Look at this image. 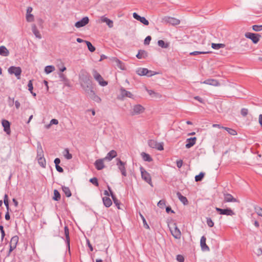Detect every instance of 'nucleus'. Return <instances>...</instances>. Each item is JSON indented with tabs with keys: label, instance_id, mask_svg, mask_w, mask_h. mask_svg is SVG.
Returning <instances> with one entry per match:
<instances>
[{
	"label": "nucleus",
	"instance_id": "nucleus-2",
	"mask_svg": "<svg viewBox=\"0 0 262 262\" xmlns=\"http://www.w3.org/2000/svg\"><path fill=\"white\" fill-rule=\"evenodd\" d=\"M92 73L95 79L98 82L101 86H104L107 85V82L103 79L101 75L96 70H93Z\"/></svg>",
	"mask_w": 262,
	"mask_h": 262
},
{
	"label": "nucleus",
	"instance_id": "nucleus-54",
	"mask_svg": "<svg viewBox=\"0 0 262 262\" xmlns=\"http://www.w3.org/2000/svg\"><path fill=\"white\" fill-rule=\"evenodd\" d=\"M241 113L243 117H245L248 113V110L246 108H243L241 110Z\"/></svg>",
	"mask_w": 262,
	"mask_h": 262
},
{
	"label": "nucleus",
	"instance_id": "nucleus-32",
	"mask_svg": "<svg viewBox=\"0 0 262 262\" xmlns=\"http://www.w3.org/2000/svg\"><path fill=\"white\" fill-rule=\"evenodd\" d=\"M43 157H44L43 151L41 145L39 144L37 146V159Z\"/></svg>",
	"mask_w": 262,
	"mask_h": 262
},
{
	"label": "nucleus",
	"instance_id": "nucleus-5",
	"mask_svg": "<svg viewBox=\"0 0 262 262\" xmlns=\"http://www.w3.org/2000/svg\"><path fill=\"white\" fill-rule=\"evenodd\" d=\"M8 72L10 74H14L18 79L20 78L21 69L19 67L11 66L8 69Z\"/></svg>",
	"mask_w": 262,
	"mask_h": 262
},
{
	"label": "nucleus",
	"instance_id": "nucleus-9",
	"mask_svg": "<svg viewBox=\"0 0 262 262\" xmlns=\"http://www.w3.org/2000/svg\"><path fill=\"white\" fill-rule=\"evenodd\" d=\"M145 108L140 104L135 105L131 112V115L134 116L139 115L144 112Z\"/></svg>",
	"mask_w": 262,
	"mask_h": 262
},
{
	"label": "nucleus",
	"instance_id": "nucleus-10",
	"mask_svg": "<svg viewBox=\"0 0 262 262\" xmlns=\"http://www.w3.org/2000/svg\"><path fill=\"white\" fill-rule=\"evenodd\" d=\"M215 210L219 212L220 214L222 215H226L229 216H232L235 214L234 211L231 210L230 208L227 209H221L220 208L216 207Z\"/></svg>",
	"mask_w": 262,
	"mask_h": 262
},
{
	"label": "nucleus",
	"instance_id": "nucleus-61",
	"mask_svg": "<svg viewBox=\"0 0 262 262\" xmlns=\"http://www.w3.org/2000/svg\"><path fill=\"white\" fill-rule=\"evenodd\" d=\"M164 205H165V201H164V200H160L158 203V206L160 207H162Z\"/></svg>",
	"mask_w": 262,
	"mask_h": 262
},
{
	"label": "nucleus",
	"instance_id": "nucleus-19",
	"mask_svg": "<svg viewBox=\"0 0 262 262\" xmlns=\"http://www.w3.org/2000/svg\"><path fill=\"white\" fill-rule=\"evenodd\" d=\"M224 195V202H236L237 200L233 197V196L230 193H225Z\"/></svg>",
	"mask_w": 262,
	"mask_h": 262
},
{
	"label": "nucleus",
	"instance_id": "nucleus-28",
	"mask_svg": "<svg viewBox=\"0 0 262 262\" xmlns=\"http://www.w3.org/2000/svg\"><path fill=\"white\" fill-rule=\"evenodd\" d=\"M102 201H103L104 205L106 207H109L112 204V201L111 200V199L109 198L108 197H107V196L103 197L102 198Z\"/></svg>",
	"mask_w": 262,
	"mask_h": 262
},
{
	"label": "nucleus",
	"instance_id": "nucleus-24",
	"mask_svg": "<svg viewBox=\"0 0 262 262\" xmlns=\"http://www.w3.org/2000/svg\"><path fill=\"white\" fill-rule=\"evenodd\" d=\"M165 20L167 23H168L170 24H172L173 25H179L180 23V20H179L177 18H173V17H168L166 18Z\"/></svg>",
	"mask_w": 262,
	"mask_h": 262
},
{
	"label": "nucleus",
	"instance_id": "nucleus-49",
	"mask_svg": "<svg viewBox=\"0 0 262 262\" xmlns=\"http://www.w3.org/2000/svg\"><path fill=\"white\" fill-rule=\"evenodd\" d=\"M206 223H207V225L209 227H212L214 226V223L212 221V220H211V219L210 217L206 218Z\"/></svg>",
	"mask_w": 262,
	"mask_h": 262
},
{
	"label": "nucleus",
	"instance_id": "nucleus-15",
	"mask_svg": "<svg viewBox=\"0 0 262 262\" xmlns=\"http://www.w3.org/2000/svg\"><path fill=\"white\" fill-rule=\"evenodd\" d=\"M2 125L4 127V130L8 135L10 134V122L5 119H3L2 121Z\"/></svg>",
	"mask_w": 262,
	"mask_h": 262
},
{
	"label": "nucleus",
	"instance_id": "nucleus-3",
	"mask_svg": "<svg viewBox=\"0 0 262 262\" xmlns=\"http://www.w3.org/2000/svg\"><path fill=\"white\" fill-rule=\"evenodd\" d=\"M140 170L141 171L142 179L150 185L152 186L151 178L150 174L147 172L142 166L140 167Z\"/></svg>",
	"mask_w": 262,
	"mask_h": 262
},
{
	"label": "nucleus",
	"instance_id": "nucleus-46",
	"mask_svg": "<svg viewBox=\"0 0 262 262\" xmlns=\"http://www.w3.org/2000/svg\"><path fill=\"white\" fill-rule=\"evenodd\" d=\"M209 53H210V52H207V51H194V52H191L190 53V55L195 56V55H199V54H208Z\"/></svg>",
	"mask_w": 262,
	"mask_h": 262
},
{
	"label": "nucleus",
	"instance_id": "nucleus-52",
	"mask_svg": "<svg viewBox=\"0 0 262 262\" xmlns=\"http://www.w3.org/2000/svg\"><path fill=\"white\" fill-rule=\"evenodd\" d=\"M90 182H91L93 184H94L96 186H98V185H99L98 180L95 177L91 179L90 180Z\"/></svg>",
	"mask_w": 262,
	"mask_h": 262
},
{
	"label": "nucleus",
	"instance_id": "nucleus-63",
	"mask_svg": "<svg viewBox=\"0 0 262 262\" xmlns=\"http://www.w3.org/2000/svg\"><path fill=\"white\" fill-rule=\"evenodd\" d=\"M50 123L51 125L52 124H55V125H57L58 124V121L56 119H52L51 121H50Z\"/></svg>",
	"mask_w": 262,
	"mask_h": 262
},
{
	"label": "nucleus",
	"instance_id": "nucleus-13",
	"mask_svg": "<svg viewBox=\"0 0 262 262\" xmlns=\"http://www.w3.org/2000/svg\"><path fill=\"white\" fill-rule=\"evenodd\" d=\"M105 160L103 159H99L97 160L94 163L96 168L98 170H102L104 167V161Z\"/></svg>",
	"mask_w": 262,
	"mask_h": 262
},
{
	"label": "nucleus",
	"instance_id": "nucleus-53",
	"mask_svg": "<svg viewBox=\"0 0 262 262\" xmlns=\"http://www.w3.org/2000/svg\"><path fill=\"white\" fill-rule=\"evenodd\" d=\"M139 21L146 26L149 25V21L144 17H141L140 20Z\"/></svg>",
	"mask_w": 262,
	"mask_h": 262
},
{
	"label": "nucleus",
	"instance_id": "nucleus-47",
	"mask_svg": "<svg viewBox=\"0 0 262 262\" xmlns=\"http://www.w3.org/2000/svg\"><path fill=\"white\" fill-rule=\"evenodd\" d=\"M205 173L204 172H201L199 175H197L195 177V180L196 182H199L202 181L203 178H204Z\"/></svg>",
	"mask_w": 262,
	"mask_h": 262
},
{
	"label": "nucleus",
	"instance_id": "nucleus-18",
	"mask_svg": "<svg viewBox=\"0 0 262 262\" xmlns=\"http://www.w3.org/2000/svg\"><path fill=\"white\" fill-rule=\"evenodd\" d=\"M100 20L102 23H105L109 28H111L113 27V21L105 17V16H101Z\"/></svg>",
	"mask_w": 262,
	"mask_h": 262
},
{
	"label": "nucleus",
	"instance_id": "nucleus-25",
	"mask_svg": "<svg viewBox=\"0 0 262 262\" xmlns=\"http://www.w3.org/2000/svg\"><path fill=\"white\" fill-rule=\"evenodd\" d=\"M206 238L203 236L200 241V245L203 250H209V248L206 244Z\"/></svg>",
	"mask_w": 262,
	"mask_h": 262
},
{
	"label": "nucleus",
	"instance_id": "nucleus-39",
	"mask_svg": "<svg viewBox=\"0 0 262 262\" xmlns=\"http://www.w3.org/2000/svg\"><path fill=\"white\" fill-rule=\"evenodd\" d=\"M55 70V67L53 66H47L45 68V72L47 74H49Z\"/></svg>",
	"mask_w": 262,
	"mask_h": 262
},
{
	"label": "nucleus",
	"instance_id": "nucleus-17",
	"mask_svg": "<svg viewBox=\"0 0 262 262\" xmlns=\"http://www.w3.org/2000/svg\"><path fill=\"white\" fill-rule=\"evenodd\" d=\"M196 137H192L188 138L186 140V144L185 145L186 147L187 148H189L193 146L196 143Z\"/></svg>",
	"mask_w": 262,
	"mask_h": 262
},
{
	"label": "nucleus",
	"instance_id": "nucleus-62",
	"mask_svg": "<svg viewBox=\"0 0 262 262\" xmlns=\"http://www.w3.org/2000/svg\"><path fill=\"white\" fill-rule=\"evenodd\" d=\"M183 165V161L181 160L177 161V166L178 168H181Z\"/></svg>",
	"mask_w": 262,
	"mask_h": 262
},
{
	"label": "nucleus",
	"instance_id": "nucleus-8",
	"mask_svg": "<svg viewBox=\"0 0 262 262\" xmlns=\"http://www.w3.org/2000/svg\"><path fill=\"white\" fill-rule=\"evenodd\" d=\"M148 144L151 148H156L159 150H162L164 149L163 144L162 143H157V141L154 140H148Z\"/></svg>",
	"mask_w": 262,
	"mask_h": 262
},
{
	"label": "nucleus",
	"instance_id": "nucleus-31",
	"mask_svg": "<svg viewBox=\"0 0 262 262\" xmlns=\"http://www.w3.org/2000/svg\"><path fill=\"white\" fill-rule=\"evenodd\" d=\"M147 56V53L144 50H139L136 57L138 59L145 58Z\"/></svg>",
	"mask_w": 262,
	"mask_h": 262
},
{
	"label": "nucleus",
	"instance_id": "nucleus-51",
	"mask_svg": "<svg viewBox=\"0 0 262 262\" xmlns=\"http://www.w3.org/2000/svg\"><path fill=\"white\" fill-rule=\"evenodd\" d=\"M14 98H11L10 96L8 98V105L10 107L14 105Z\"/></svg>",
	"mask_w": 262,
	"mask_h": 262
},
{
	"label": "nucleus",
	"instance_id": "nucleus-42",
	"mask_svg": "<svg viewBox=\"0 0 262 262\" xmlns=\"http://www.w3.org/2000/svg\"><path fill=\"white\" fill-rule=\"evenodd\" d=\"M224 129L228 132V133L231 135L234 136L237 135V132L235 129L227 127H224Z\"/></svg>",
	"mask_w": 262,
	"mask_h": 262
},
{
	"label": "nucleus",
	"instance_id": "nucleus-59",
	"mask_svg": "<svg viewBox=\"0 0 262 262\" xmlns=\"http://www.w3.org/2000/svg\"><path fill=\"white\" fill-rule=\"evenodd\" d=\"M177 260L179 262H184V258L183 256L178 255L177 257Z\"/></svg>",
	"mask_w": 262,
	"mask_h": 262
},
{
	"label": "nucleus",
	"instance_id": "nucleus-4",
	"mask_svg": "<svg viewBox=\"0 0 262 262\" xmlns=\"http://www.w3.org/2000/svg\"><path fill=\"white\" fill-rule=\"evenodd\" d=\"M136 73L138 75H139L140 76L145 75V76H147L148 77H151L156 74V73H155L154 72H153L152 71L148 70L146 68H138L136 71Z\"/></svg>",
	"mask_w": 262,
	"mask_h": 262
},
{
	"label": "nucleus",
	"instance_id": "nucleus-21",
	"mask_svg": "<svg viewBox=\"0 0 262 262\" xmlns=\"http://www.w3.org/2000/svg\"><path fill=\"white\" fill-rule=\"evenodd\" d=\"M117 156V152L115 150H112L107 154L106 157L104 158V159L111 161L114 158H115Z\"/></svg>",
	"mask_w": 262,
	"mask_h": 262
},
{
	"label": "nucleus",
	"instance_id": "nucleus-6",
	"mask_svg": "<svg viewBox=\"0 0 262 262\" xmlns=\"http://www.w3.org/2000/svg\"><path fill=\"white\" fill-rule=\"evenodd\" d=\"M116 164L122 175L124 177H126L127 175L125 168L126 163L122 161L120 159H117Z\"/></svg>",
	"mask_w": 262,
	"mask_h": 262
},
{
	"label": "nucleus",
	"instance_id": "nucleus-37",
	"mask_svg": "<svg viewBox=\"0 0 262 262\" xmlns=\"http://www.w3.org/2000/svg\"><path fill=\"white\" fill-rule=\"evenodd\" d=\"M63 156L66 159L70 160L72 158V155L69 152L68 148H66L63 152Z\"/></svg>",
	"mask_w": 262,
	"mask_h": 262
},
{
	"label": "nucleus",
	"instance_id": "nucleus-55",
	"mask_svg": "<svg viewBox=\"0 0 262 262\" xmlns=\"http://www.w3.org/2000/svg\"><path fill=\"white\" fill-rule=\"evenodd\" d=\"M28 90L30 92H31L32 91H33V86L32 81L31 80L29 81V82L28 84Z\"/></svg>",
	"mask_w": 262,
	"mask_h": 262
},
{
	"label": "nucleus",
	"instance_id": "nucleus-33",
	"mask_svg": "<svg viewBox=\"0 0 262 262\" xmlns=\"http://www.w3.org/2000/svg\"><path fill=\"white\" fill-rule=\"evenodd\" d=\"M18 236L17 235L13 236L11 239L10 245H12L13 248H16L18 242Z\"/></svg>",
	"mask_w": 262,
	"mask_h": 262
},
{
	"label": "nucleus",
	"instance_id": "nucleus-58",
	"mask_svg": "<svg viewBox=\"0 0 262 262\" xmlns=\"http://www.w3.org/2000/svg\"><path fill=\"white\" fill-rule=\"evenodd\" d=\"M255 253L257 255V256H260L261 255H262V249L261 248H257L255 251Z\"/></svg>",
	"mask_w": 262,
	"mask_h": 262
},
{
	"label": "nucleus",
	"instance_id": "nucleus-1",
	"mask_svg": "<svg viewBox=\"0 0 262 262\" xmlns=\"http://www.w3.org/2000/svg\"><path fill=\"white\" fill-rule=\"evenodd\" d=\"M80 83L82 89L86 93H89L93 90L91 76L86 72H83L79 75Z\"/></svg>",
	"mask_w": 262,
	"mask_h": 262
},
{
	"label": "nucleus",
	"instance_id": "nucleus-41",
	"mask_svg": "<svg viewBox=\"0 0 262 262\" xmlns=\"http://www.w3.org/2000/svg\"><path fill=\"white\" fill-rule=\"evenodd\" d=\"M225 47V45L223 43H212L211 44V47L215 50H218L220 48H224Z\"/></svg>",
	"mask_w": 262,
	"mask_h": 262
},
{
	"label": "nucleus",
	"instance_id": "nucleus-7",
	"mask_svg": "<svg viewBox=\"0 0 262 262\" xmlns=\"http://www.w3.org/2000/svg\"><path fill=\"white\" fill-rule=\"evenodd\" d=\"M245 37L250 39L254 43H257L259 41L261 35L259 34L247 32L245 34Z\"/></svg>",
	"mask_w": 262,
	"mask_h": 262
},
{
	"label": "nucleus",
	"instance_id": "nucleus-43",
	"mask_svg": "<svg viewBox=\"0 0 262 262\" xmlns=\"http://www.w3.org/2000/svg\"><path fill=\"white\" fill-rule=\"evenodd\" d=\"M84 42L86 44L89 50L91 52H93L95 51V48L92 45V44L89 41H84Z\"/></svg>",
	"mask_w": 262,
	"mask_h": 262
},
{
	"label": "nucleus",
	"instance_id": "nucleus-26",
	"mask_svg": "<svg viewBox=\"0 0 262 262\" xmlns=\"http://www.w3.org/2000/svg\"><path fill=\"white\" fill-rule=\"evenodd\" d=\"M32 31L36 38L39 39L41 38V35L35 24L32 25Z\"/></svg>",
	"mask_w": 262,
	"mask_h": 262
},
{
	"label": "nucleus",
	"instance_id": "nucleus-64",
	"mask_svg": "<svg viewBox=\"0 0 262 262\" xmlns=\"http://www.w3.org/2000/svg\"><path fill=\"white\" fill-rule=\"evenodd\" d=\"M55 167L57 171L59 172H62L63 171V168L59 165H56Z\"/></svg>",
	"mask_w": 262,
	"mask_h": 262
},
{
	"label": "nucleus",
	"instance_id": "nucleus-38",
	"mask_svg": "<svg viewBox=\"0 0 262 262\" xmlns=\"http://www.w3.org/2000/svg\"><path fill=\"white\" fill-rule=\"evenodd\" d=\"M60 194L59 191L55 189L54 190V196L53 197V199L57 201L60 199Z\"/></svg>",
	"mask_w": 262,
	"mask_h": 262
},
{
	"label": "nucleus",
	"instance_id": "nucleus-22",
	"mask_svg": "<svg viewBox=\"0 0 262 262\" xmlns=\"http://www.w3.org/2000/svg\"><path fill=\"white\" fill-rule=\"evenodd\" d=\"M64 234L66 236V242L69 249H70V238L69 236V230L67 226L64 228Z\"/></svg>",
	"mask_w": 262,
	"mask_h": 262
},
{
	"label": "nucleus",
	"instance_id": "nucleus-12",
	"mask_svg": "<svg viewBox=\"0 0 262 262\" xmlns=\"http://www.w3.org/2000/svg\"><path fill=\"white\" fill-rule=\"evenodd\" d=\"M172 236L176 239H180L181 236V232L176 224H174L173 229H170Z\"/></svg>",
	"mask_w": 262,
	"mask_h": 262
},
{
	"label": "nucleus",
	"instance_id": "nucleus-14",
	"mask_svg": "<svg viewBox=\"0 0 262 262\" xmlns=\"http://www.w3.org/2000/svg\"><path fill=\"white\" fill-rule=\"evenodd\" d=\"M87 94L94 101L97 103H100L101 102V99L96 95L93 90H91L89 93H87Z\"/></svg>",
	"mask_w": 262,
	"mask_h": 262
},
{
	"label": "nucleus",
	"instance_id": "nucleus-34",
	"mask_svg": "<svg viewBox=\"0 0 262 262\" xmlns=\"http://www.w3.org/2000/svg\"><path fill=\"white\" fill-rule=\"evenodd\" d=\"M141 156L143 160L145 161L151 162L152 161V158L148 154L143 152L141 153Z\"/></svg>",
	"mask_w": 262,
	"mask_h": 262
},
{
	"label": "nucleus",
	"instance_id": "nucleus-60",
	"mask_svg": "<svg viewBox=\"0 0 262 262\" xmlns=\"http://www.w3.org/2000/svg\"><path fill=\"white\" fill-rule=\"evenodd\" d=\"M133 17L138 20H140V18L141 16H140V15H139L136 12H134L133 14Z\"/></svg>",
	"mask_w": 262,
	"mask_h": 262
},
{
	"label": "nucleus",
	"instance_id": "nucleus-44",
	"mask_svg": "<svg viewBox=\"0 0 262 262\" xmlns=\"http://www.w3.org/2000/svg\"><path fill=\"white\" fill-rule=\"evenodd\" d=\"M116 62L118 68H119L121 70H125V65L123 62H122V61L118 59H116Z\"/></svg>",
	"mask_w": 262,
	"mask_h": 262
},
{
	"label": "nucleus",
	"instance_id": "nucleus-29",
	"mask_svg": "<svg viewBox=\"0 0 262 262\" xmlns=\"http://www.w3.org/2000/svg\"><path fill=\"white\" fill-rule=\"evenodd\" d=\"M9 54V51L5 46L0 47V55L3 56H8Z\"/></svg>",
	"mask_w": 262,
	"mask_h": 262
},
{
	"label": "nucleus",
	"instance_id": "nucleus-50",
	"mask_svg": "<svg viewBox=\"0 0 262 262\" xmlns=\"http://www.w3.org/2000/svg\"><path fill=\"white\" fill-rule=\"evenodd\" d=\"M252 29L254 31L256 32H258L262 30V25H253L252 26Z\"/></svg>",
	"mask_w": 262,
	"mask_h": 262
},
{
	"label": "nucleus",
	"instance_id": "nucleus-16",
	"mask_svg": "<svg viewBox=\"0 0 262 262\" xmlns=\"http://www.w3.org/2000/svg\"><path fill=\"white\" fill-rule=\"evenodd\" d=\"M201 83H204L206 84L211 85L213 86H219L220 85V83L219 81L214 79H208L203 82H201Z\"/></svg>",
	"mask_w": 262,
	"mask_h": 262
},
{
	"label": "nucleus",
	"instance_id": "nucleus-23",
	"mask_svg": "<svg viewBox=\"0 0 262 262\" xmlns=\"http://www.w3.org/2000/svg\"><path fill=\"white\" fill-rule=\"evenodd\" d=\"M120 92L122 97H126L132 98L133 97V95L130 92L126 91L123 88H121Z\"/></svg>",
	"mask_w": 262,
	"mask_h": 262
},
{
	"label": "nucleus",
	"instance_id": "nucleus-35",
	"mask_svg": "<svg viewBox=\"0 0 262 262\" xmlns=\"http://www.w3.org/2000/svg\"><path fill=\"white\" fill-rule=\"evenodd\" d=\"M62 189L67 197L69 198L71 196L72 193L70 189L68 187L62 186Z\"/></svg>",
	"mask_w": 262,
	"mask_h": 262
},
{
	"label": "nucleus",
	"instance_id": "nucleus-45",
	"mask_svg": "<svg viewBox=\"0 0 262 262\" xmlns=\"http://www.w3.org/2000/svg\"><path fill=\"white\" fill-rule=\"evenodd\" d=\"M26 18L28 22H32L34 20V16L31 13L26 14Z\"/></svg>",
	"mask_w": 262,
	"mask_h": 262
},
{
	"label": "nucleus",
	"instance_id": "nucleus-57",
	"mask_svg": "<svg viewBox=\"0 0 262 262\" xmlns=\"http://www.w3.org/2000/svg\"><path fill=\"white\" fill-rule=\"evenodd\" d=\"M59 75V77L60 78V79L62 81H66L67 80V78L64 74H63L61 73H60Z\"/></svg>",
	"mask_w": 262,
	"mask_h": 262
},
{
	"label": "nucleus",
	"instance_id": "nucleus-20",
	"mask_svg": "<svg viewBox=\"0 0 262 262\" xmlns=\"http://www.w3.org/2000/svg\"><path fill=\"white\" fill-rule=\"evenodd\" d=\"M108 187V189L109 190V191L111 193V196L114 201V204L117 206L118 209H120V202L119 201V200L116 198V196L115 195V194L113 193L111 188H110V187L109 186H107Z\"/></svg>",
	"mask_w": 262,
	"mask_h": 262
},
{
	"label": "nucleus",
	"instance_id": "nucleus-48",
	"mask_svg": "<svg viewBox=\"0 0 262 262\" xmlns=\"http://www.w3.org/2000/svg\"><path fill=\"white\" fill-rule=\"evenodd\" d=\"M254 209L257 215L262 217V208L257 206L254 208Z\"/></svg>",
	"mask_w": 262,
	"mask_h": 262
},
{
	"label": "nucleus",
	"instance_id": "nucleus-11",
	"mask_svg": "<svg viewBox=\"0 0 262 262\" xmlns=\"http://www.w3.org/2000/svg\"><path fill=\"white\" fill-rule=\"evenodd\" d=\"M89 22V18L88 17L85 16L83 17L80 20L77 21L75 24V26L77 28H79L80 27H82L85 26L86 25H87Z\"/></svg>",
	"mask_w": 262,
	"mask_h": 262
},
{
	"label": "nucleus",
	"instance_id": "nucleus-56",
	"mask_svg": "<svg viewBox=\"0 0 262 262\" xmlns=\"http://www.w3.org/2000/svg\"><path fill=\"white\" fill-rule=\"evenodd\" d=\"M151 39V36H147L145 38V39H144V44L146 45H149Z\"/></svg>",
	"mask_w": 262,
	"mask_h": 262
},
{
	"label": "nucleus",
	"instance_id": "nucleus-36",
	"mask_svg": "<svg viewBox=\"0 0 262 262\" xmlns=\"http://www.w3.org/2000/svg\"><path fill=\"white\" fill-rule=\"evenodd\" d=\"M158 44L159 46L164 49L168 48L169 46V43L165 42L163 40H158Z\"/></svg>",
	"mask_w": 262,
	"mask_h": 262
},
{
	"label": "nucleus",
	"instance_id": "nucleus-40",
	"mask_svg": "<svg viewBox=\"0 0 262 262\" xmlns=\"http://www.w3.org/2000/svg\"><path fill=\"white\" fill-rule=\"evenodd\" d=\"M38 164L42 167L45 168L46 165V161L44 157L37 158Z\"/></svg>",
	"mask_w": 262,
	"mask_h": 262
},
{
	"label": "nucleus",
	"instance_id": "nucleus-27",
	"mask_svg": "<svg viewBox=\"0 0 262 262\" xmlns=\"http://www.w3.org/2000/svg\"><path fill=\"white\" fill-rule=\"evenodd\" d=\"M177 195L180 201L185 205H187L188 204V201L187 199L182 195V194L180 192H177Z\"/></svg>",
	"mask_w": 262,
	"mask_h": 262
},
{
	"label": "nucleus",
	"instance_id": "nucleus-30",
	"mask_svg": "<svg viewBox=\"0 0 262 262\" xmlns=\"http://www.w3.org/2000/svg\"><path fill=\"white\" fill-rule=\"evenodd\" d=\"M148 94L152 98H160L161 97V94L151 90H147Z\"/></svg>",
	"mask_w": 262,
	"mask_h": 262
}]
</instances>
